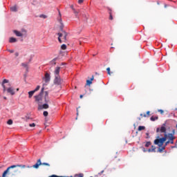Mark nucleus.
<instances>
[{"mask_svg": "<svg viewBox=\"0 0 177 177\" xmlns=\"http://www.w3.org/2000/svg\"><path fill=\"white\" fill-rule=\"evenodd\" d=\"M167 139H169V140H175V136L171 133L165 134L162 138L158 136V138L154 140V145H157L158 147H161L167 141Z\"/></svg>", "mask_w": 177, "mask_h": 177, "instance_id": "obj_1", "label": "nucleus"}, {"mask_svg": "<svg viewBox=\"0 0 177 177\" xmlns=\"http://www.w3.org/2000/svg\"><path fill=\"white\" fill-rule=\"evenodd\" d=\"M19 167V168H25L26 165H12L10 167H8L6 171L3 173L2 177H6V175H10V176H15L16 175V172H17V170L14 169V168H17Z\"/></svg>", "mask_w": 177, "mask_h": 177, "instance_id": "obj_2", "label": "nucleus"}, {"mask_svg": "<svg viewBox=\"0 0 177 177\" xmlns=\"http://www.w3.org/2000/svg\"><path fill=\"white\" fill-rule=\"evenodd\" d=\"M5 84H8V86H10V84L9 81L6 79H4L1 83V86L3 88V92H8V93H10L12 96L15 95V88L13 87H9L6 89V86H5Z\"/></svg>", "mask_w": 177, "mask_h": 177, "instance_id": "obj_3", "label": "nucleus"}, {"mask_svg": "<svg viewBox=\"0 0 177 177\" xmlns=\"http://www.w3.org/2000/svg\"><path fill=\"white\" fill-rule=\"evenodd\" d=\"M44 93V102L46 104H44L43 105H39V110L49 109V105L48 104V103H50V100L49 99V93L48 91H45Z\"/></svg>", "mask_w": 177, "mask_h": 177, "instance_id": "obj_4", "label": "nucleus"}, {"mask_svg": "<svg viewBox=\"0 0 177 177\" xmlns=\"http://www.w3.org/2000/svg\"><path fill=\"white\" fill-rule=\"evenodd\" d=\"M57 35L58 41L60 44H62V42H66V41H67V32H66L65 31L62 32V33H57Z\"/></svg>", "mask_w": 177, "mask_h": 177, "instance_id": "obj_5", "label": "nucleus"}, {"mask_svg": "<svg viewBox=\"0 0 177 177\" xmlns=\"http://www.w3.org/2000/svg\"><path fill=\"white\" fill-rule=\"evenodd\" d=\"M44 91H45V88L42 87L40 93L38 95L35 96V102H37L39 104L43 103L42 95H44Z\"/></svg>", "mask_w": 177, "mask_h": 177, "instance_id": "obj_6", "label": "nucleus"}, {"mask_svg": "<svg viewBox=\"0 0 177 177\" xmlns=\"http://www.w3.org/2000/svg\"><path fill=\"white\" fill-rule=\"evenodd\" d=\"M167 125V124H163L160 128H157L156 129V132H161L162 133H165L167 134V127H165V126Z\"/></svg>", "mask_w": 177, "mask_h": 177, "instance_id": "obj_7", "label": "nucleus"}, {"mask_svg": "<svg viewBox=\"0 0 177 177\" xmlns=\"http://www.w3.org/2000/svg\"><path fill=\"white\" fill-rule=\"evenodd\" d=\"M63 80L60 78V76H55L54 84L55 85H62Z\"/></svg>", "mask_w": 177, "mask_h": 177, "instance_id": "obj_8", "label": "nucleus"}, {"mask_svg": "<svg viewBox=\"0 0 177 177\" xmlns=\"http://www.w3.org/2000/svg\"><path fill=\"white\" fill-rule=\"evenodd\" d=\"M43 80H44V82L48 83L50 81V74H49L48 72L46 73L44 77H43Z\"/></svg>", "mask_w": 177, "mask_h": 177, "instance_id": "obj_9", "label": "nucleus"}, {"mask_svg": "<svg viewBox=\"0 0 177 177\" xmlns=\"http://www.w3.org/2000/svg\"><path fill=\"white\" fill-rule=\"evenodd\" d=\"M60 68H62L60 66H57L55 68L54 70V75L55 77H59L60 76L59 74H60Z\"/></svg>", "mask_w": 177, "mask_h": 177, "instance_id": "obj_10", "label": "nucleus"}, {"mask_svg": "<svg viewBox=\"0 0 177 177\" xmlns=\"http://www.w3.org/2000/svg\"><path fill=\"white\" fill-rule=\"evenodd\" d=\"M168 145H169V140H168L165 142V146L162 147V145L161 147H159V148H158L159 153H162V151L165 150V147H167V146H168Z\"/></svg>", "mask_w": 177, "mask_h": 177, "instance_id": "obj_11", "label": "nucleus"}, {"mask_svg": "<svg viewBox=\"0 0 177 177\" xmlns=\"http://www.w3.org/2000/svg\"><path fill=\"white\" fill-rule=\"evenodd\" d=\"M13 32L17 37H23V33L20 32L19 31L13 30Z\"/></svg>", "mask_w": 177, "mask_h": 177, "instance_id": "obj_12", "label": "nucleus"}, {"mask_svg": "<svg viewBox=\"0 0 177 177\" xmlns=\"http://www.w3.org/2000/svg\"><path fill=\"white\" fill-rule=\"evenodd\" d=\"M9 42L10 44H13L15 42H17V39L15 38V37H10L9 39Z\"/></svg>", "mask_w": 177, "mask_h": 177, "instance_id": "obj_13", "label": "nucleus"}, {"mask_svg": "<svg viewBox=\"0 0 177 177\" xmlns=\"http://www.w3.org/2000/svg\"><path fill=\"white\" fill-rule=\"evenodd\" d=\"M21 66L26 68V71H28V63H22Z\"/></svg>", "mask_w": 177, "mask_h": 177, "instance_id": "obj_14", "label": "nucleus"}, {"mask_svg": "<svg viewBox=\"0 0 177 177\" xmlns=\"http://www.w3.org/2000/svg\"><path fill=\"white\" fill-rule=\"evenodd\" d=\"M10 11L11 12H17V7L16 6H14L10 8Z\"/></svg>", "mask_w": 177, "mask_h": 177, "instance_id": "obj_15", "label": "nucleus"}, {"mask_svg": "<svg viewBox=\"0 0 177 177\" xmlns=\"http://www.w3.org/2000/svg\"><path fill=\"white\" fill-rule=\"evenodd\" d=\"M34 93H35V92L34 91H31L28 92V97L29 99H31V97H32V95H34Z\"/></svg>", "mask_w": 177, "mask_h": 177, "instance_id": "obj_16", "label": "nucleus"}, {"mask_svg": "<svg viewBox=\"0 0 177 177\" xmlns=\"http://www.w3.org/2000/svg\"><path fill=\"white\" fill-rule=\"evenodd\" d=\"M151 121H156L158 120V116H151L150 118Z\"/></svg>", "mask_w": 177, "mask_h": 177, "instance_id": "obj_17", "label": "nucleus"}, {"mask_svg": "<svg viewBox=\"0 0 177 177\" xmlns=\"http://www.w3.org/2000/svg\"><path fill=\"white\" fill-rule=\"evenodd\" d=\"M145 129H146V127L145 126H139L138 127V131H145Z\"/></svg>", "mask_w": 177, "mask_h": 177, "instance_id": "obj_18", "label": "nucleus"}, {"mask_svg": "<svg viewBox=\"0 0 177 177\" xmlns=\"http://www.w3.org/2000/svg\"><path fill=\"white\" fill-rule=\"evenodd\" d=\"M61 49H62V50H66L67 49V46H66V44H62L61 46Z\"/></svg>", "mask_w": 177, "mask_h": 177, "instance_id": "obj_19", "label": "nucleus"}, {"mask_svg": "<svg viewBox=\"0 0 177 177\" xmlns=\"http://www.w3.org/2000/svg\"><path fill=\"white\" fill-rule=\"evenodd\" d=\"M74 177H84V174L80 173L79 174H75Z\"/></svg>", "mask_w": 177, "mask_h": 177, "instance_id": "obj_20", "label": "nucleus"}, {"mask_svg": "<svg viewBox=\"0 0 177 177\" xmlns=\"http://www.w3.org/2000/svg\"><path fill=\"white\" fill-rule=\"evenodd\" d=\"M150 146H151V142H147V143L145 144V147H149Z\"/></svg>", "mask_w": 177, "mask_h": 177, "instance_id": "obj_21", "label": "nucleus"}, {"mask_svg": "<svg viewBox=\"0 0 177 177\" xmlns=\"http://www.w3.org/2000/svg\"><path fill=\"white\" fill-rule=\"evenodd\" d=\"M109 20H113V14H111V10L109 12Z\"/></svg>", "mask_w": 177, "mask_h": 177, "instance_id": "obj_22", "label": "nucleus"}, {"mask_svg": "<svg viewBox=\"0 0 177 177\" xmlns=\"http://www.w3.org/2000/svg\"><path fill=\"white\" fill-rule=\"evenodd\" d=\"M86 85H92V82L90 80H87Z\"/></svg>", "mask_w": 177, "mask_h": 177, "instance_id": "obj_23", "label": "nucleus"}, {"mask_svg": "<svg viewBox=\"0 0 177 177\" xmlns=\"http://www.w3.org/2000/svg\"><path fill=\"white\" fill-rule=\"evenodd\" d=\"M7 124L8 125H12V124H13V120H8V122H7Z\"/></svg>", "mask_w": 177, "mask_h": 177, "instance_id": "obj_24", "label": "nucleus"}, {"mask_svg": "<svg viewBox=\"0 0 177 177\" xmlns=\"http://www.w3.org/2000/svg\"><path fill=\"white\" fill-rule=\"evenodd\" d=\"M32 168H35L36 169H38V168H39V165L36 163L32 166Z\"/></svg>", "mask_w": 177, "mask_h": 177, "instance_id": "obj_25", "label": "nucleus"}, {"mask_svg": "<svg viewBox=\"0 0 177 177\" xmlns=\"http://www.w3.org/2000/svg\"><path fill=\"white\" fill-rule=\"evenodd\" d=\"M71 8H72V9H73V12H74L75 16L77 17V15H78V11H75V9H74V8H73V6H72Z\"/></svg>", "mask_w": 177, "mask_h": 177, "instance_id": "obj_26", "label": "nucleus"}, {"mask_svg": "<svg viewBox=\"0 0 177 177\" xmlns=\"http://www.w3.org/2000/svg\"><path fill=\"white\" fill-rule=\"evenodd\" d=\"M41 88L40 86H37L35 90H33L35 92H37V91H39V88Z\"/></svg>", "mask_w": 177, "mask_h": 177, "instance_id": "obj_27", "label": "nucleus"}, {"mask_svg": "<svg viewBox=\"0 0 177 177\" xmlns=\"http://www.w3.org/2000/svg\"><path fill=\"white\" fill-rule=\"evenodd\" d=\"M147 151H148L149 153H151V151H153L154 153H156V151H154V148H153V149H149L147 150Z\"/></svg>", "mask_w": 177, "mask_h": 177, "instance_id": "obj_28", "label": "nucleus"}, {"mask_svg": "<svg viewBox=\"0 0 177 177\" xmlns=\"http://www.w3.org/2000/svg\"><path fill=\"white\" fill-rule=\"evenodd\" d=\"M48 111H44V113H43V115H44V117H48Z\"/></svg>", "mask_w": 177, "mask_h": 177, "instance_id": "obj_29", "label": "nucleus"}, {"mask_svg": "<svg viewBox=\"0 0 177 177\" xmlns=\"http://www.w3.org/2000/svg\"><path fill=\"white\" fill-rule=\"evenodd\" d=\"M36 164H38L39 165H42V162H41V159L37 160V162Z\"/></svg>", "mask_w": 177, "mask_h": 177, "instance_id": "obj_30", "label": "nucleus"}, {"mask_svg": "<svg viewBox=\"0 0 177 177\" xmlns=\"http://www.w3.org/2000/svg\"><path fill=\"white\" fill-rule=\"evenodd\" d=\"M106 71H107L109 75H111V73L110 72V68H107Z\"/></svg>", "mask_w": 177, "mask_h": 177, "instance_id": "obj_31", "label": "nucleus"}, {"mask_svg": "<svg viewBox=\"0 0 177 177\" xmlns=\"http://www.w3.org/2000/svg\"><path fill=\"white\" fill-rule=\"evenodd\" d=\"M41 165H46L47 167H50V165H49V163H46V162L41 163Z\"/></svg>", "mask_w": 177, "mask_h": 177, "instance_id": "obj_32", "label": "nucleus"}, {"mask_svg": "<svg viewBox=\"0 0 177 177\" xmlns=\"http://www.w3.org/2000/svg\"><path fill=\"white\" fill-rule=\"evenodd\" d=\"M49 177H73V176H59L56 175H52L51 176H49Z\"/></svg>", "mask_w": 177, "mask_h": 177, "instance_id": "obj_33", "label": "nucleus"}, {"mask_svg": "<svg viewBox=\"0 0 177 177\" xmlns=\"http://www.w3.org/2000/svg\"><path fill=\"white\" fill-rule=\"evenodd\" d=\"M158 111V113H160V114H164V111L162 109H159Z\"/></svg>", "mask_w": 177, "mask_h": 177, "instance_id": "obj_34", "label": "nucleus"}, {"mask_svg": "<svg viewBox=\"0 0 177 177\" xmlns=\"http://www.w3.org/2000/svg\"><path fill=\"white\" fill-rule=\"evenodd\" d=\"M39 17H42L43 19H46V15H41Z\"/></svg>", "mask_w": 177, "mask_h": 177, "instance_id": "obj_35", "label": "nucleus"}, {"mask_svg": "<svg viewBox=\"0 0 177 177\" xmlns=\"http://www.w3.org/2000/svg\"><path fill=\"white\" fill-rule=\"evenodd\" d=\"M140 117H145V118H146V117H147V115H146V113H144V114L141 113V114H140Z\"/></svg>", "mask_w": 177, "mask_h": 177, "instance_id": "obj_36", "label": "nucleus"}, {"mask_svg": "<svg viewBox=\"0 0 177 177\" xmlns=\"http://www.w3.org/2000/svg\"><path fill=\"white\" fill-rule=\"evenodd\" d=\"M29 127H35V123L30 124H29Z\"/></svg>", "mask_w": 177, "mask_h": 177, "instance_id": "obj_37", "label": "nucleus"}, {"mask_svg": "<svg viewBox=\"0 0 177 177\" xmlns=\"http://www.w3.org/2000/svg\"><path fill=\"white\" fill-rule=\"evenodd\" d=\"M8 52H10V53H14L15 50H8Z\"/></svg>", "mask_w": 177, "mask_h": 177, "instance_id": "obj_38", "label": "nucleus"}, {"mask_svg": "<svg viewBox=\"0 0 177 177\" xmlns=\"http://www.w3.org/2000/svg\"><path fill=\"white\" fill-rule=\"evenodd\" d=\"M169 141L171 145H174V140H169Z\"/></svg>", "mask_w": 177, "mask_h": 177, "instance_id": "obj_39", "label": "nucleus"}, {"mask_svg": "<svg viewBox=\"0 0 177 177\" xmlns=\"http://www.w3.org/2000/svg\"><path fill=\"white\" fill-rule=\"evenodd\" d=\"M84 2V0H78V3L81 4Z\"/></svg>", "mask_w": 177, "mask_h": 177, "instance_id": "obj_40", "label": "nucleus"}, {"mask_svg": "<svg viewBox=\"0 0 177 177\" xmlns=\"http://www.w3.org/2000/svg\"><path fill=\"white\" fill-rule=\"evenodd\" d=\"M93 80H95V77L93 75L91 77V82H92V81H93Z\"/></svg>", "mask_w": 177, "mask_h": 177, "instance_id": "obj_41", "label": "nucleus"}, {"mask_svg": "<svg viewBox=\"0 0 177 177\" xmlns=\"http://www.w3.org/2000/svg\"><path fill=\"white\" fill-rule=\"evenodd\" d=\"M147 117L150 116V111H148L147 112Z\"/></svg>", "mask_w": 177, "mask_h": 177, "instance_id": "obj_42", "label": "nucleus"}, {"mask_svg": "<svg viewBox=\"0 0 177 177\" xmlns=\"http://www.w3.org/2000/svg\"><path fill=\"white\" fill-rule=\"evenodd\" d=\"M171 134L173 135V136H174V135H175V129L172 130V133H171Z\"/></svg>", "mask_w": 177, "mask_h": 177, "instance_id": "obj_43", "label": "nucleus"}, {"mask_svg": "<svg viewBox=\"0 0 177 177\" xmlns=\"http://www.w3.org/2000/svg\"><path fill=\"white\" fill-rule=\"evenodd\" d=\"M15 55L16 56V57H19V53H15Z\"/></svg>", "mask_w": 177, "mask_h": 177, "instance_id": "obj_44", "label": "nucleus"}, {"mask_svg": "<svg viewBox=\"0 0 177 177\" xmlns=\"http://www.w3.org/2000/svg\"><path fill=\"white\" fill-rule=\"evenodd\" d=\"M103 172H104V170H102L101 172L98 173V175H102V174H103Z\"/></svg>", "mask_w": 177, "mask_h": 177, "instance_id": "obj_45", "label": "nucleus"}, {"mask_svg": "<svg viewBox=\"0 0 177 177\" xmlns=\"http://www.w3.org/2000/svg\"><path fill=\"white\" fill-rule=\"evenodd\" d=\"M151 149H154V151H156V147H154V146H151Z\"/></svg>", "mask_w": 177, "mask_h": 177, "instance_id": "obj_46", "label": "nucleus"}, {"mask_svg": "<svg viewBox=\"0 0 177 177\" xmlns=\"http://www.w3.org/2000/svg\"><path fill=\"white\" fill-rule=\"evenodd\" d=\"M142 151H144V153H146V151H147V150H146L145 148L142 149Z\"/></svg>", "mask_w": 177, "mask_h": 177, "instance_id": "obj_47", "label": "nucleus"}, {"mask_svg": "<svg viewBox=\"0 0 177 177\" xmlns=\"http://www.w3.org/2000/svg\"><path fill=\"white\" fill-rule=\"evenodd\" d=\"M83 97H84L83 95H80V99H82Z\"/></svg>", "mask_w": 177, "mask_h": 177, "instance_id": "obj_48", "label": "nucleus"}, {"mask_svg": "<svg viewBox=\"0 0 177 177\" xmlns=\"http://www.w3.org/2000/svg\"><path fill=\"white\" fill-rule=\"evenodd\" d=\"M27 168H32V166H27Z\"/></svg>", "mask_w": 177, "mask_h": 177, "instance_id": "obj_49", "label": "nucleus"}, {"mask_svg": "<svg viewBox=\"0 0 177 177\" xmlns=\"http://www.w3.org/2000/svg\"><path fill=\"white\" fill-rule=\"evenodd\" d=\"M55 60H57L56 58L53 59V62H55Z\"/></svg>", "mask_w": 177, "mask_h": 177, "instance_id": "obj_50", "label": "nucleus"}, {"mask_svg": "<svg viewBox=\"0 0 177 177\" xmlns=\"http://www.w3.org/2000/svg\"><path fill=\"white\" fill-rule=\"evenodd\" d=\"M3 99H5V100H6L7 98H6V97H4Z\"/></svg>", "mask_w": 177, "mask_h": 177, "instance_id": "obj_51", "label": "nucleus"}, {"mask_svg": "<svg viewBox=\"0 0 177 177\" xmlns=\"http://www.w3.org/2000/svg\"><path fill=\"white\" fill-rule=\"evenodd\" d=\"M94 177H99L97 175H95Z\"/></svg>", "mask_w": 177, "mask_h": 177, "instance_id": "obj_52", "label": "nucleus"}, {"mask_svg": "<svg viewBox=\"0 0 177 177\" xmlns=\"http://www.w3.org/2000/svg\"><path fill=\"white\" fill-rule=\"evenodd\" d=\"M138 120H139V121H140V120H141L140 118H138Z\"/></svg>", "mask_w": 177, "mask_h": 177, "instance_id": "obj_53", "label": "nucleus"}, {"mask_svg": "<svg viewBox=\"0 0 177 177\" xmlns=\"http://www.w3.org/2000/svg\"><path fill=\"white\" fill-rule=\"evenodd\" d=\"M165 8H167V5H165Z\"/></svg>", "mask_w": 177, "mask_h": 177, "instance_id": "obj_54", "label": "nucleus"}, {"mask_svg": "<svg viewBox=\"0 0 177 177\" xmlns=\"http://www.w3.org/2000/svg\"><path fill=\"white\" fill-rule=\"evenodd\" d=\"M63 65H64V63H62V66H63Z\"/></svg>", "mask_w": 177, "mask_h": 177, "instance_id": "obj_55", "label": "nucleus"}, {"mask_svg": "<svg viewBox=\"0 0 177 177\" xmlns=\"http://www.w3.org/2000/svg\"><path fill=\"white\" fill-rule=\"evenodd\" d=\"M59 14L60 15V11H59Z\"/></svg>", "mask_w": 177, "mask_h": 177, "instance_id": "obj_56", "label": "nucleus"}, {"mask_svg": "<svg viewBox=\"0 0 177 177\" xmlns=\"http://www.w3.org/2000/svg\"><path fill=\"white\" fill-rule=\"evenodd\" d=\"M54 64H56V62H54Z\"/></svg>", "mask_w": 177, "mask_h": 177, "instance_id": "obj_57", "label": "nucleus"}, {"mask_svg": "<svg viewBox=\"0 0 177 177\" xmlns=\"http://www.w3.org/2000/svg\"><path fill=\"white\" fill-rule=\"evenodd\" d=\"M17 91H19V88H17Z\"/></svg>", "mask_w": 177, "mask_h": 177, "instance_id": "obj_58", "label": "nucleus"}]
</instances>
